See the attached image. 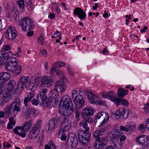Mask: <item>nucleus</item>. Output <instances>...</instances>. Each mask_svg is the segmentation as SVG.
<instances>
[{
	"mask_svg": "<svg viewBox=\"0 0 149 149\" xmlns=\"http://www.w3.org/2000/svg\"><path fill=\"white\" fill-rule=\"evenodd\" d=\"M20 102L19 98H16L13 102L8 106L7 107L6 113L8 115L11 114L12 117L9 118V122L7 126L8 129H11L13 128V125H15V121L13 117H15L21 110L20 107Z\"/></svg>",
	"mask_w": 149,
	"mask_h": 149,
	"instance_id": "nucleus-1",
	"label": "nucleus"
},
{
	"mask_svg": "<svg viewBox=\"0 0 149 149\" xmlns=\"http://www.w3.org/2000/svg\"><path fill=\"white\" fill-rule=\"evenodd\" d=\"M107 129V128L106 127H104L96 130L94 132L93 137L97 138L93 145L95 149H102L107 145V138L106 136H101L104 134V132Z\"/></svg>",
	"mask_w": 149,
	"mask_h": 149,
	"instance_id": "nucleus-2",
	"label": "nucleus"
},
{
	"mask_svg": "<svg viewBox=\"0 0 149 149\" xmlns=\"http://www.w3.org/2000/svg\"><path fill=\"white\" fill-rule=\"evenodd\" d=\"M80 91L77 93V91L74 90L72 93V98L75 105V108L80 109L84 106L85 101L82 95H81Z\"/></svg>",
	"mask_w": 149,
	"mask_h": 149,
	"instance_id": "nucleus-3",
	"label": "nucleus"
},
{
	"mask_svg": "<svg viewBox=\"0 0 149 149\" xmlns=\"http://www.w3.org/2000/svg\"><path fill=\"white\" fill-rule=\"evenodd\" d=\"M21 28L24 31H28L32 29L34 26L33 22L32 19L26 17L22 19L19 22Z\"/></svg>",
	"mask_w": 149,
	"mask_h": 149,
	"instance_id": "nucleus-4",
	"label": "nucleus"
},
{
	"mask_svg": "<svg viewBox=\"0 0 149 149\" xmlns=\"http://www.w3.org/2000/svg\"><path fill=\"white\" fill-rule=\"evenodd\" d=\"M77 135L79 142L83 146H85L89 143L90 141L91 134L85 132L83 130H79L77 132Z\"/></svg>",
	"mask_w": 149,
	"mask_h": 149,
	"instance_id": "nucleus-5",
	"label": "nucleus"
},
{
	"mask_svg": "<svg viewBox=\"0 0 149 149\" xmlns=\"http://www.w3.org/2000/svg\"><path fill=\"white\" fill-rule=\"evenodd\" d=\"M109 117L108 114L105 112H100L97 114L94 120L95 125L101 122L100 125L102 126L106 124L108 121Z\"/></svg>",
	"mask_w": 149,
	"mask_h": 149,
	"instance_id": "nucleus-6",
	"label": "nucleus"
},
{
	"mask_svg": "<svg viewBox=\"0 0 149 149\" xmlns=\"http://www.w3.org/2000/svg\"><path fill=\"white\" fill-rule=\"evenodd\" d=\"M46 88L42 89L40 94L38 95L37 100L42 106L46 105L47 106L50 105V101L48 102L46 93L47 91Z\"/></svg>",
	"mask_w": 149,
	"mask_h": 149,
	"instance_id": "nucleus-7",
	"label": "nucleus"
},
{
	"mask_svg": "<svg viewBox=\"0 0 149 149\" xmlns=\"http://www.w3.org/2000/svg\"><path fill=\"white\" fill-rule=\"evenodd\" d=\"M5 36L10 41L13 40L17 36V31L15 28L12 26L8 28L5 32Z\"/></svg>",
	"mask_w": 149,
	"mask_h": 149,
	"instance_id": "nucleus-8",
	"label": "nucleus"
},
{
	"mask_svg": "<svg viewBox=\"0 0 149 149\" xmlns=\"http://www.w3.org/2000/svg\"><path fill=\"white\" fill-rule=\"evenodd\" d=\"M71 127V122L70 120L66 118H64L59 132L60 133H64L66 131H67L70 129Z\"/></svg>",
	"mask_w": 149,
	"mask_h": 149,
	"instance_id": "nucleus-9",
	"label": "nucleus"
},
{
	"mask_svg": "<svg viewBox=\"0 0 149 149\" xmlns=\"http://www.w3.org/2000/svg\"><path fill=\"white\" fill-rule=\"evenodd\" d=\"M65 80L60 79L58 81H56L54 83V87L55 89L59 90L61 93L64 91L66 89V85Z\"/></svg>",
	"mask_w": 149,
	"mask_h": 149,
	"instance_id": "nucleus-10",
	"label": "nucleus"
},
{
	"mask_svg": "<svg viewBox=\"0 0 149 149\" xmlns=\"http://www.w3.org/2000/svg\"><path fill=\"white\" fill-rule=\"evenodd\" d=\"M129 112L128 111H125L123 108H119L115 113V116L120 118L121 119H126L128 117Z\"/></svg>",
	"mask_w": 149,
	"mask_h": 149,
	"instance_id": "nucleus-11",
	"label": "nucleus"
},
{
	"mask_svg": "<svg viewBox=\"0 0 149 149\" xmlns=\"http://www.w3.org/2000/svg\"><path fill=\"white\" fill-rule=\"evenodd\" d=\"M54 82V80L51 77L45 76L42 78L41 86L49 87L52 85Z\"/></svg>",
	"mask_w": 149,
	"mask_h": 149,
	"instance_id": "nucleus-12",
	"label": "nucleus"
},
{
	"mask_svg": "<svg viewBox=\"0 0 149 149\" xmlns=\"http://www.w3.org/2000/svg\"><path fill=\"white\" fill-rule=\"evenodd\" d=\"M12 93L10 91H6L3 94V97L0 102V105L2 106L8 102L13 98Z\"/></svg>",
	"mask_w": 149,
	"mask_h": 149,
	"instance_id": "nucleus-13",
	"label": "nucleus"
},
{
	"mask_svg": "<svg viewBox=\"0 0 149 149\" xmlns=\"http://www.w3.org/2000/svg\"><path fill=\"white\" fill-rule=\"evenodd\" d=\"M61 103L63 107H74L71 98L68 95H64L61 99Z\"/></svg>",
	"mask_w": 149,
	"mask_h": 149,
	"instance_id": "nucleus-14",
	"label": "nucleus"
},
{
	"mask_svg": "<svg viewBox=\"0 0 149 149\" xmlns=\"http://www.w3.org/2000/svg\"><path fill=\"white\" fill-rule=\"evenodd\" d=\"M29 81V77L22 76L20 78V81L18 82L17 89L22 90L25 87Z\"/></svg>",
	"mask_w": 149,
	"mask_h": 149,
	"instance_id": "nucleus-15",
	"label": "nucleus"
},
{
	"mask_svg": "<svg viewBox=\"0 0 149 149\" xmlns=\"http://www.w3.org/2000/svg\"><path fill=\"white\" fill-rule=\"evenodd\" d=\"M73 108L70 107H63L60 109V112L62 116L64 117H68L73 112Z\"/></svg>",
	"mask_w": 149,
	"mask_h": 149,
	"instance_id": "nucleus-16",
	"label": "nucleus"
},
{
	"mask_svg": "<svg viewBox=\"0 0 149 149\" xmlns=\"http://www.w3.org/2000/svg\"><path fill=\"white\" fill-rule=\"evenodd\" d=\"M136 141L144 146H147L149 144V138L147 136H138L136 139Z\"/></svg>",
	"mask_w": 149,
	"mask_h": 149,
	"instance_id": "nucleus-17",
	"label": "nucleus"
},
{
	"mask_svg": "<svg viewBox=\"0 0 149 149\" xmlns=\"http://www.w3.org/2000/svg\"><path fill=\"white\" fill-rule=\"evenodd\" d=\"M74 13L75 15H77L79 18L82 20H84L86 17V12L83 11L80 8H76L74 9Z\"/></svg>",
	"mask_w": 149,
	"mask_h": 149,
	"instance_id": "nucleus-18",
	"label": "nucleus"
},
{
	"mask_svg": "<svg viewBox=\"0 0 149 149\" xmlns=\"http://www.w3.org/2000/svg\"><path fill=\"white\" fill-rule=\"evenodd\" d=\"M88 98L91 103L98 104L100 103L99 98L95 95L91 91H87Z\"/></svg>",
	"mask_w": 149,
	"mask_h": 149,
	"instance_id": "nucleus-19",
	"label": "nucleus"
},
{
	"mask_svg": "<svg viewBox=\"0 0 149 149\" xmlns=\"http://www.w3.org/2000/svg\"><path fill=\"white\" fill-rule=\"evenodd\" d=\"M93 109L91 107H87L82 111L81 113L82 118H84L89 116H91L94 113Z\"/></svg>",
	"mask_w": 149,
	"mask_h": 149,
	"instance_id": "nucleus-20",
	"label": "nucleus"
},
{
	"mask_svg": "<svg viewBox=\"0 0 149 149\" xmlns=\"http://www.w3.org/2000/svg\"><path fill=\"white\" fill-rule=\"evenodd\" d=\"M76 140H77L76 136L75 134L72 133L70 136H69L67 144L69 146H71L72 148H73L75 147L76 146L75 143Z\"/></svg>",
	"mask_w": 149,
	"mask_h": 149,
	"instance_id": "nucleus-21",
	"label": "nucleus"
},
{
	"mask_svg": "<svg viewBox=\"0 0 149 149\" xmlns=\"http://www.w3.org/2000/svg\"><path fill=\"white\" fill-rule=\"evenodd\" d=\"M122 135V132L116 130H113L110 134L111 141L119 140V139Z\"/></svg>",
	"mask_w": 149,
	"mask_h": 149,
	"instance_id": "nucleus-22",
	"label": "nucleus"
},
{
	"mask_svg": "<svg viewBox=\"0 0 149 149\" xmlns=\"http://www.w3.org/2000/svg\"><path fill=\"white\" fill-rule=\"evenodd\" d=\"M10 74L7 72H2L0 74V85L4 84L10 78Z\"/></svg>",
	"mask_w": 149,
	"mask_h": 149,
	"instance_id": "nucleus-23",
	"label": "nucleus"
},
{
	"mask_svg": "<svg viewBox=\"0 0 149 149\" xmlns=\"http://www.w3.org/2000/svg\"><path fill=\"white\" fill-rule=\"evenodd\" d=\"M6 69L8 71L16 73L17 75L20 74L21 72V66L20 65L17 64L16 65L10 66Z\"/></svg>",
	"mask_w": 149,
	"mask_h": 149,
	"instance_id": "nucleus-24",
	"label": "nucleus"
},
{
	"mask_svg": "<svg viewBox=\"0 0 149 149\" xmlns=\"http://www.w3.org/2000/svg\"><path fill=\"white\" fill-rule=\"evenodd\" d=\"M13 131L15 134H16L22 137H25L26 134L22 128V126H19L15 127L13 129Z\"/></svg>",
	"mask_w": 149,
	"mask_h": 149,
	"instance_id": "nucleus-25",
	"label": "nucleus"
},
{
	"mask_svg": "<svg viewBox=\"0 0 149 149\" xmlns=\"http://www.w3.org/2000/svg\"><path fill=\"white\" fill-rule=\"evenodd\" d=\"M58 123V119L57 118H52L50 120L49 123L48 129L51 130H53L55 127L57 126Z\"/></svg>",
	"mask_w": 149,
	"mask_h": 149,
	"instance_id": "nucleus-26",
	"label": "nucleus"
},
{
	"mask_svg": "<svg viewBox=\"0 0 149 149\" xmlns=\"http://www.w3.org/2000/svg\"><path fill=\"white\" fill-rule=\"evenodd\" d=\"M114 102L116 104V106L118 107L119 105V103H121L123 105L127 107L128 106L129 102L126 100L122 99L121 98H116L113 100Z\"/></svg>",
	"mask_w": 149,
	"mask_h": 149,
	"instance_id": "nucleus-27",
	"label": "nucleus"
},
{
	"mask_svg": "<svg viewBox=\"0 0 149 149\" xmlns=\"http://www.w3.org/2000/svg\"><path fill=\"white\" fill-rule=\"evenodd\" d=\"M127 90L124 89L122 88H119L117 91V94L119 98L123 97L128 93Z\"/></svg>",
	"mask_w": 149,
	"mask_h": 149,
	"instance_id": "nucleus-28",
	"label": "nucleus"
},
{
	"mask_svg": "<svg viewBox=\"0 0 149 149\" xmlns=\"http://www.w3.org/2000/svg\"><path fill=\"white\" fill-rule=\"evenodd\" d=\"M102 97L105 98H109L111 101L114 102V101L113 100L116 98V97H114L113 96V93L112 91H110L107 93H103L102 94Z\"/></svg>",
	"mask_w": 149,
	"mask_h": 149,
	"instance_id": "nucleus-29",
	"label": "nucleus"
},
{
	"mask_svg": "<svg viewBox=\"0 0 149 149\" xmlns=\"http://www.w3.org/2000/svg\"><path fill=\"white\" fill-rule=\"evenodd\" d=\"M17 60L15 58H11L9 62L8 63H6L5 66L6 69L12 66L16 65L17 64Z\"/></svg>",
	"mask_w": 149,
	"mask_h": 149,
	"instance_id": "nucleus-30",
	"label": "nucleus"
},
{
	"mask_svg": "<svg viewBox=\"0 0 149 149\" xmlns=\"http://www.w3.org/2000/svg\"><path fill=\"white\" fill-rule=\"evenodd\" d=\"M0 53L1 54L2 56L4 59V60H8L10 58L12 54L10 52H6L3 50H1L0 51Z\"/></svg>",
	"mask_w": 149,
	"mask_h": 149,
	"instance_id": "nucleus-31",
	"label": "nucleus"
},
{
	"mask_svg": "<svg viewBox=\"0 0 149 149\" xmlns=\"http://www.w3.org/2000/svg\"><path fill=\"white\" fill-rule=\"evenodd\" d=\"M42 124V121L40 120H38L33 125L32 129L39 132L40 128Z\"/></svg>",
	"mask_w": 149,
	"mask_h": 149,
	"instance_id": "nucleus-32",
	"label": "nucleus"
},
{
	"mask_svg": "<svg viewBox=\"0 0 149 149\" xmlns=\"http://www.w3.org/2000/svg\"><path fill=\"white\" fill-rule=\"evenodd\" d=\"M111 142L116 149H120L123 146V142H120L119 140H114Z\"/></svg>",
	"mask_w": 149,
	"mask_h": 149,
	"instance_id": "nucleus-33",
	"label": "nucleus"
},
{
	"mask_svg": "<svg viewBox=\"0 0 149 149\" xmlns=\"http://www.w3.org/2000/svg\"><path fill=\"white\" fill-rule=\"evenodd\" d=\"M56 147L55 144L52 140L49 141L48 145H46L45 149H56Z\"/></svg>",
	"mask_w": 149,
	"mask_h": 149,
	"instance_id": "nucleus-34",
	"label": "nucleus"
},
{
	"mask_svg": "<svg viewBox=\"0 0 149 149\" xmlns=\"http://www.w3.org/2000/svg\"><path fill=\"white\" fill-rule=\"evenodd\" d=\"M39 133V132L38 131H36L32 129V130L29 133V137L31 139H34L36 138Z\"/></svg>",
	"mask_w": 149,
	"mask_h": 149,
	"instance_id": "nucleus-35",
	"label": "nucleus"
},
{
	"mask_svg": "<svg viewBox=\"0 0 149 149\" xmlns=\"http://www.w3.org/2000/svg\"><path fill=\"white\" fill-rule=\"evenodd\" d=\"M80 128H83L86 131H88L89 130V128L88 127L87 123L85 120H83L80 122L79 124Z\"/></svg>",
	"mask_w": 149,
	"mask_h": 149,
	"instance_id": "nucleus-36",
	"label": "nucleus"
},
{
	"mask_svg": "<svg viewBox=\"0 0 149 149\" xmlns=\"http://www.w3.org/2000/svg\"><path fill=\"white\" fill-rule=\"evenodd\" d=\"M16 85L15 82L13 80H11L8 84V91H10L12 93V91L15 89V86Z\"/></svg>",
	"mask_w": 149,
	"mask_h": 149,
	"instance_id": "nucleus-37",
	"label": "nucleus"
},
{
	"mask_svg": "<svg viewBox=\"0 0 149 149\" xmlns=\"http://www.w3.org/2000/svg\"><path fill=\"white\" fill-rule=\"evenodd\" d=\"M31 0H26V6L27 9L29 11L32 10L33 8Z\"/></svg>",
	"mask_w": 149,
	"mask_h": 149,
	"instance_id": "nucleus-38",
	"label": "nucleus"
},
{
	"mask_svg": "<svg viewBox=\"0 0 149 149\" xmlns=\"http://www.w3.org/2000/svg\"><path fill=\"white\" fill-rule=\"evenodd\" d=\"M45 40L44 38V36L41 34L39 36L38 38V43L43 45L45 44Z\"/></svg>",
	"mask_w": 149,
	"mask_h": 149,
	"instance_id": "nucleus-39",
	"label": "nucleus"
},
{
	"mask_svg": "<svg viewBox=\"0 0 149 149\" xmlns=\"http://www.w3.org/2000/svg\"><path fill=\"white\" fill-rule=\"evenodd\" d=\"M58 64L57 63H55V65L54 67L52 68L50 72V74L51 75L53 76L55 72L56 71V68L57 67Z\"/></svg>",
	"mask_w": 149,
	"mask_h": 149,
	"instance_id": "nucleus-40",
	"label": "nucleus"
},
{
	"mask_svg": "<svg viewBox=\"0 0 149 149\" xmlns=\"http://www.w3.org/2000/svg\"><path fill=\"white\" fill-rule=\"evenodd\" d=\"M57 75L60 76V79H63L66 80V79L65 76L64 75L63 72L61 71H57L56 73Z\"/></svg>",
	"mask_w": 149,
	"mask_h": 149,
	"instance_id": "nucleus-41",
	"label": "nucleus"
},
{
	"mask_svg": "<svg viewBox=\"0 0 149 149\" xmlns=\"http://www.w3.org/2000/svg\"><path fill=\"white\" fill-rule=\"evenodd\" d=\"M79 109L75 108L74 111V113L75 117L77 119V120L79 121V120L80 112L79 111Z\"/></svg>",
	"mask_w": 149,
	"mask_h": 149,
	"instance_id": "nucleus-42",
	"label": "nucleus"
},
{
	"mask_svg": "<svg viewBox=\"0 0 149 149\" xmlns=\"http://www.w3.org/2000/svg\"><path fill=\"white\" fill-rule=\"evenodd\" d=\"M30 112L27 109L24 113L23 116L25 118L27 119L30 117Z\"/></svg>",
	"mask_w": 149,
	"mask_h": 149,
	"instance_id": "nucleus-43",
	"label": "nucleus"
},
{
	"mask_svg": "<svg viewBox=\"0 0 149 149\" xmlns=\"http://www.w3.org/2000/svg\"><path fill=\"white\" fill-rule=\"evenodd\" d=\"M17 4L20 8L22 10L24 9V0H20L17 2Z\"/></svg>",
	"mask_w": 149,
	"mask_h": 149,
	"instance_id": "nucleus-44",
	"label": "nucleus"
},
{
	"mask_svg": "<svg viewBox=\"0 0 149 149\" xmlns=\"http://www.w3.org/2000/svg\"><path fill=\"white\" fill-rule=\"evenodd\" d=\"M126 127H128L129 130H131L132 131H134L135 129L136 126L134 125L129 123L126 125Z\"/></svg>",
	"mask_w": 149,
	"mask_h": 149,
	"instance_id": "nucleus-45",
	"label": "nucleus"
},
{
	"mask_svg": "<svg viewBox=\"0 0 149 149\" xmlns=\"http://www.w3.org/2000/svg\"><path fill=\"white\" fill-rule=\"evenodd\" d=\"M10 12L12 14V15L15 18H17V17H18V13L16 11L15 9H11Z\"/></svg>",
	"mask_w": 149,
	"mask_h": 149,
	"instance_id": "nucleus-46",
	"label": "nucleus"
},
{
	"mask_svg": "<svg viewBox=\"0 0 149 149\" xmlns=\"http://www.w3.org/2000/svg\"><path fill=\"white\" fill-rule=\"evenodd\" d=\"M90 116H89L83 119H84V120H85V121L87 123L88 122L91 124L93 122V120L92 118Z\"/></svg>",
	"mask_w": 149,
	"mask_h": 149,
	"instance_id": "nucleus-47",
	"label": "nucleus"
},
{
	"mask_svg": "<svg viewBox=\"0 0 149 149\" xmlns=\"http://www.w3.org/2000/svg\"><path fill=\"white\" fill-rule=\"evenodd\" d=\"M58 90L57 89H55V88L54 87V88L52 90L50 91V93L51 94H52L53 95V97H56V95H57L58 93Z\"/></svg>",
	"mask_w": 149,
	"mask_h": 149,
	"instance_id": "nucleus-48",
	"label": "nucleus"
},
{
	"mask_svg": "<svg viewBox=\"0 0 149 149\" xmlns=\"http://www.w3.org/2000/svg\"><path fill=\"white\" fill-rule=\"evenodd\" d=\"M144 111L146 113H149V102L144 105Z\"/></svg>",
	"mask_w": 149,
	"mask_h": 149,
	"instance_id": "nucleus-49",
	"label": "nucleus"
},
{
	"mask_svg": "<svg viewBox=\"0 0 149 149\" xmlns=\"http://www.w3.org/2000/svg\"><path fill=\"white\" fill-rule=\"evenodd\" d=\"M33 121L32 120H30L25 122L24 124L26 126H28L29 128H30L33 124Z\"/></svg>",
	"mask_w": 149,
	"mask_h": 149,
	"instance_id": "nucleus-50",
	"label": "nucleus"
},
{
	"mask_svg": "<svg viewBox=\"0 0 149 149\" xmlns=\"http://www.w3.org/2000/svg\"><path fill=\"white\" fill-rule=\"evenodd\" d=\"M138 130L141 132H144L145 131V125L143 124H140L138 128Z\"/></svg>",
	"mask_w": 149,
	"mask_h": 149,
	"instance_id": "nucleus-51",
	"label": "nucleus"
},
{
	"mask_svg": "<svg viewBox=\"0 0 149 149\" xmlns=\"http://www.w3.org/2000/svg\"><path fill=\"white\" fill-rule=\"evenodd\" d=\"M11 49L10 47L8 45H4L3 46L2 50H3L4 51H8L10 50Z\"/></svg>",
	"mask_w": 149,
	"mask_h": 149,
	"instance_id": "nucleus-52",
	"label": "nucleus"
},
{
	"mask_svg": "<svg viewBox=\"0 0 149 149\" xmlns=\"http://www.w3.org/2000/svg\"><path fill=\"white\" fill-rule=\"evenodd\" d=\"M0 53V65H4L5 63V60Z\"/></svg>",
	"mask_w": 149,
	"mask_h": 149,
	"instance_id": "nucleus-53",
	"label": "nucleus"
},
{
	"mask_svg": "<svg viewBox=\"0 0 149 149\" xmlns=\"http://www.w3.org/2000/svg\"><path fill=\"white\" fill-rule=\"evenodd\" d=\"M120 130L121 131H123L125 132H127L129 131V129L128 127H124L123 126H120Z\"/></svg>",
	"mask_w": 149,
	"mask_h": 149,
	"instance_id": "nucleus-54",
	"label": "nucleus"
},
{
	"mask_svg": "<svg viewBox=\"0 0 149 149\" xmlns=\"http://www.w3.org/2000/svg\"><path fill=\"white\" fill-rule=\"evenodd\" d=\"M22 126V128L23 130V131L24 132L27 131L29 130L30 128L28 127V126H26L24 124H23Z\"/></svg>",
	"mask_w": 149,
	"mask_h": 149,
	"instance_id": "nucleus-55",
	"label": "nucleus"
},
{
	"mask_svg": "<svg viewBox=\"0 0 149 149\" xmlns=\"http://www.w3.org/2000/svg\"><path fill=\"white\" fill-rule=\"evenodd\" d=\"M34 95V93L32 92H30L27 95V97H28L31 100L32 99Z\"/></svg>",
	"mask_w": 149,
	"mask_h": 149,
	"instance_id": "nucleus-56",
	"label": "nucleus"
},
{
	"mask_svg": "<svg viewBox=\"0 0 149 149\" xmlns=\"http://www.w3.org/2000/svg\"><path fill=\"white\" fill-rule=\"evenodd\" d=\"M5 90V88L4 87L3 84L0 85V94H2Z\"/></svg>",
	"mask_w": 149,
	"mask_h": 149,
	"instance_id": "nucleus-57",
	"label": "nucleus"
},
{
	"mask_svg": "<svg viewBox=\"0 0 149 149\" xmlns=\"http://www.w3.org/2000/svg\"><path fill=\"white\" fill-rule=\"evenodd\" d=\"M34 84L32 82H29L27 86V87L30 90H32L34 86Z\"/></svg>",
	"mask_w": 149,
	"mask_h": 149,
	"instance_id": "nucleus-58",
	"label": "nucleus"
},
{
	"mask_svg": "<svg viewBox=\"0 0 149 149\" xmlns=\"http://www.w3.org/2000/svg\"><path fill=\"white\" fill-rule=\"evenodd\" d=\"M31 103L33 104H34L36 105H37L38 104H40L38 100L37 101L35 99H33L31 101Z\"/></svg>",
	"mask_w": 149,
	"mask_h": 149,
	"instance_id": "nucleus-59",
	"label": "nucleus"
},
{
	"mask_svg": "<svg viewBox=\"0 0 149 149\" xmlns=\"http://www.w3.org/2000/svg\"><path fill=\"white\" fill-rule=\"evenodd\" d=\"M29 112L30 113V114L32 113H35L36 112V111L34 109L30 107V108L28 109Z\"/></svg>",
	"mask_w": 149,
	"mask_h": 149,
	"instance_id": "nucleus-60",
	"label": "nucleus"
},
{
	"mask_svg": "<svg viewBox=\"0 0 149 149\" xmlns=\"http://www.w3.org/2000/svg\"><path fill=\"white\" fill-rule=\"evenodd\" d=\"M126 137L124 135H122V136L120 137L119 141H120L121 142H123V141H124L126 139Z\"/></svg>",
	"mask_w": 149,
	"mask_h": 149,
	"instance_id": "nucleus-61",
	"label": "nucleus"
},
{
	"mask_svg": "<svg viewBox=\"0 0 149 149\" xmlns=\"http://www.w3.org/2000/svg\"><path fill=\"white\" fill-rule=\"evenodd\" d=\"M31 100L28 97H26L24 99V103L25 106L27 105V104L29 102H30Z\"/></svg>",
	"mask_w": 149,
	"mask_h": 149,
	"instance_id": "nucleus-62",
	"label": "nucleus"
},
{
	"mask_svg": "<svg viewBox=\"0 0 149 149\" xmlns=\"http://www.w3.org/2000/svg\"><path fill=\"white\" fill-rule=\"evenodd\" d=\"M145 124L146 128L149 130V118L146 119Z\"/></svg>",
	"mask_w": 149,
	"mask_h": 149,
	"instance_id": "nucleus-63",
	"label": "nucleus"
},
{
	"mask_svg": "<svg viewBox=\"0 0 149 149\" xmlns=\"http://www.w3.org/2000/svg\"><path fill=\"white\" fill-rule=\"evenodd\" d=\"M41 53L42 55L46 56L47 55V52L45 49H42L41 51Z\"/></svg>",
	"mask_w": 149,
	"mask_h": 149,
	"instance_id": "nucleus-64",
	"label": "nucleus"
}]
</instances>
